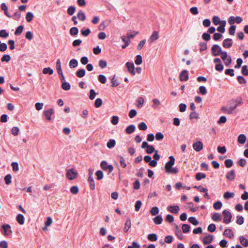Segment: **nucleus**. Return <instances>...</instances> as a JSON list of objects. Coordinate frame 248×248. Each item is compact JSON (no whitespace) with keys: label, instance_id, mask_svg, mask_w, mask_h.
I'll list each match as a JSON object with an SVG mask.
<instances>
[{"label":"nucleus","instance_id":"obj_1","mask_svg":"<svg viewBox=\"0 0 248 248\" xmlns=\"http://www.w3.org/2000/svg\"><path fill=\"white\" fill-rule=\"evenodd\" d=\"M222 214L224 216L223 222L225 224L229 223L231 221L232 217V215L231 212L227 210H224L222 212Z\"/></svg>","mask_w":248,"mask_h":248},{"label":"nucleus","instance_id":"obj_2","mask_svg":"<svg viewBox=\"0 0 248 248\" xmlns=\"http://www.w3.org/2000/svg\"><path fill=\"white\" fill-rule=\"evenodd\" d=\"M78 172L74 169H70L67 170L66 177L70 180L76 179L78 176Z\"/></svg>","mask_w":248,"mask_h":248},{"label":"nucleus","instance_id":"obj_3","mask_svg":"<svg viewBox=\"0 0 248 248\" xmlns=\"http://www.w3.org/2000/svg\"><path fill=\"white\" fill-rule=\"evenodd\" d=\"M221 51V48L218 45H214L211 48L212 54L214 56H219Z\"/></svg>","mask_w":248,"mask_h":248},{"label":"nucleus","instance_id":"obj_4","mask_svg":"<svg viewBox=\"0 0 248 248\" xmlns=\"http://www.w3.org/2000/svg\"><path fill=\"white\" fill-rule=\"evenodd\" d=\"M101 168L104 170H108V174L111 173L113 170L112 165H108L106 161H102L100 164Z\"/></svg>","mask_w":248,"mask_h":248},{"label":"nucleus","instance_id":"obj_5","mask_svg":"<svg viewBox=\"0 0 248 248\" xmlns=\"http://www.w3.org/2000/svg\"><path fill=\"white\" fill-rule=\"evenodd\" d=\"M180 80L181 81H186L188 79V72L186 70H183L179 75Z\"/></svg>","mask_w":248,"mask_h":248},{"label":"nucleus","instance_id":"obj_6","mask_svg":"<svg viewBox=\"0 0 248 248\" xmlns=\"http://www.w3.org/2000/svg\"><path fill=\"white\" fill-rule=\"evenodd\" d=\"M125 66L127 68L128 71L132 75H135L136 73L135 72V66L132 62H127Z\"/></svg>","mask_w":248,"mask_h":248},{"label":"nucleus","instance_id":"obj_7","mask_svg":"<svg viewBox=\"0 0 248 248\" xmlns=\"http://www.w3.org/2000/svg\"><path fill=\"white\" fill-rule=\"evenodd\" d=\"M1 228L4 231V235L9 236L12 233L11 230V226L9 224H3L1 226Z\"/></svg>","mask_w":248,"mask_h":248},{"label":"nucleus","instance_id":"obj_8","mask_svg":"<svg viewBox=\"0 0 248 248\" xmlns=\"http://www.w3.org/2000/svg\"><path fill=\"white\" fill-rule=\"evenodd\" d=\"M235 178V170H232L228 171L226 175V178L230 181H233Z\"/></svg>","mask_w":248,"mask_h":248},{"label":"nucleus","instance_id":"obj_9","mask_svg":"<svg viewBox=\"0 0 248 248\" xmlns=\"http://www.w3.org/2000/svg\"><path fill=\"white\" fill-rule=\"evenodd\" d=\"M193 148L196 152H199L202 149L203 144L201 141H197L193 144Z\"/></svg>","mask_w":248,"mask_h":248},{"label":"nucleus","instance_id":"obj_10","mask_svg":"<svg viewBox=\"0 0 248 248\" xmlns=\"http://www.w3.org/2000/svg\"><path fill=\"white\" fill-rule=\"evenodd\" d=\"M170 161L167 162L165 165V170L171 168L175 163V158L173 156H169Z\"/></svg>","mask_w":248,"mask_h":248},{"label":"nucleus","instance_id":"obj_11","mask_svg":"<svg viewBox=\"0 0 248 248\" xmlns=\"http://www.w3.org/2000/svg\"><path fill=\"white\" fill-rule=\"evenodd\" d=\"M232 40L230 38L225 39L222 43V46L224 48H228L231 47L232 45Z\"/></svg>","mask_w":248,"mask_h":248},{"label":"nucleus","instance_id":"obj_12","mask_svg":"<svg viewBox=\"0 0 248 248\" xmlns=\"http://www.w3.org/2000/svg\"><path fill=\"white\" fill-rule=\"evenodd\" d=\"M54 113L53 108H50L48 110H45L44 111V114L46 117V118L47 120L50 121L51 120V116Z\"/></svg>","mask_w":248,"mask_h":248},{"label":"nucleus","instance_id":"obj_13","mask_svg":"<svg viewBox=\"0 0 248 248\" xmlns=\"http://www.w3.org/2000/svg\"><path fill=\"white\" fill-rule=\"evenodd\" d=\"M167 209L172 213L177 214L180 208L178 205H170L168 206Z\"/></svg>","mask_w":248,"mask_h":248},{"label":"nucleus","instance_id":"obj_14","mask_svg":"<svg viewBox=\"0 0 248 248\" xmlns=\"http://www.w3.org/2000/svg\"><path fill=\"white\" fill-rule=\"evenodd\" d=\"M213 240V236L211 234H208L203 238L202 241L204 245H207L211 243Z\"/></svg>","mask_w":248,"mask_h":248},{"label":"nucleus","instance_id":"obj_15","mask_svg":"<svg viewBox=\"0 0 248 248\" xmlns=\"http://www.w3.org/2000/svg\"><path fill=\"white\" fill-rule=\"evenodd\" d=\"M223 235L230 238H232L234 237V233L232 230L230 229H225L223 232Z\"/></svg>","mask_w":248,"mask_h":248},{"label":"nucleus","instance_id":"obj_16","mask_svg":"<svg viewBox=\"0 0 248 248\" xmlns=\"http://www.w3.org/2000/svg\"><path fill=\"white\" fill-rule=\"evenodd\" d=\"M1 9L4 11V14L8 17H12V16L10 15L8 12V7L5 3L3 2L0 6Z\"/></svg>","mask_w":248,"mask_h":248},{"label":"nucleus","instance_id":"obj_17","mask_svg":"<svg viewBox=\"0 0 248 248\" xmlns=\"http://www.w3.org/2000/svg\"><path fill=\"white\" fill-rule=\"evenodd\" d=\"M88 181L90 183V187L92 190H94L95 189V183L94 179L92 176V173L90 174V176L88 178Z\"/></svg>","mask_w":248,"mask_h":248},{"label":"nucleus","instance_id":"obj_18","mask_svg":"<svg viewBox=\"0 0 248 248\" xmlns=\"http://www.w3.org/2000/svg\"><path fill=\"white\" fill-rule=\"evenodd\" d=\"M239 240L241 244L244 247H247L248 246V239L243 236H241L239 237Z\"/></svg>","mask_w":248,"mask_h":248},{"label":"nucleus","instance_id":"obj_19","mask_svg":"<svg viewBox=\"0 0 248 248\" xmlns=\"http://www.w3.org/2000/svg\"><path fill=\"white\" fill-rule=\"evenodd\" d=\"M16 219L18 223L20 225H23L24 223V217L21 214H19L17 215Z\"/></svg>","mask_w":248,"mask_h":248},{"label":"nucleus","instance_id":"obj_20","mask_svg":"<svg viewBox=\"0 0 248 248\" xmlns=\"http://www.w3.org/2000/svg\"><path fill=\"white\" fill-rule=\"evenodd\" d=\"M125 226L124 229V231L125 232H127L128 231L129 229L131 226V222L130 218H127L126 220V222L125 223Z\"/></svg>","mask_w":248,"mask_h":248},{"label":"nucleus","instance_id":"obj_21","mask_svg":"<svg viewBox=\"0 0 248 248\" xmlns=\"http://www.w3.org/2000/svg\"><path fill=\"white\" fill-rule=\"evenodd\" d=\"M136 127L134 124H131L128 126L125 129V132L128 134H130L134 132Z\"/></svg>","mask_w":248,"mask_h":248},{"label":"nucleus","instance_id":"obj_22","mask_svg":"<svg viewBox=\"0 0 248 248\" xmlns=\"http://www.w3.org/2000/svg\"><path fill=\"white\" fill-rule=\"evenodd\" d=\"M212 219L215 221H220L221 220V216L218 213H215L212 214Z\"/></svg>","mask_w":248,"mask_h":248},{"label":"nucleus","instance_id":"obj_23","mask_svg":"<svg viewBox=\"0 0 248 248\" xmlns=\"http://www.w3.org/2000/svg\"><path fill=\"white\" fill-rule=\"evenodd\" d=\"M246 136L244 134H241L239 135L237 140L239 143L243 144L246 142Z\"/></svg>","mask_w":248,"mask_h":248},{"label":"nucleus","instance_id":"obj_24","mask_svg":"<svg viewBox=\"0 0 248 248\" xmlns=\"http://www.w3.org/2000/svg\"><path fill=\"white\" fill-rule=\"evenodd\" d=\"M153 221L155 224L159 225L162 223L163 218L161 215H158L153 218Z\"/></svg>","mask_w":248,"mask_h":248},{"label":"nucleus","instance_id":"obj_25","mask_svg":"<svg viewBox=\"0 0 248 248\" xmlns=\"http://www.w3.org/2000/svg\"><path fill=\"white\" fill-rule=\"evenodd\" d=\"M159 37L158 32L157 31H154L151 36L150 37L149 40L154 41L158 39Z\"/></svg>","mask_w":248,"mask_h":248},{"label":"nucleus","instance_id":"obj_26","mask_svg":"<svg viewBox=\"0 0 248 248\" xmlns=\"http://www.w3.org/2000/svg\"><path fill=\"white\" fill-rule=\"evenodd\" d=\"M86 71L84 69H78L76 73V76L78 78H82L85 75Z\"/></svg>","mask_w":248,"mask_h":248},{"label":"nucleus","instance_id":"obj_27","mask_svg":"<svg viewBox=\"0 0 248 248\" xmlns=\"http://www.w3.org/2000/svg\"><path fill=\"white\" fill-rule=\"evenodd\" d=\"M77 17L80 21H84L86 19V16L83 12L80 11L77 14Z\"/></svg>","mask_w":248,"mask_h":248},{"label":"nucleus","instance_id":"obj_28","mask_svg":"<svg viewBox=\"0 0 248 248\" xmlns=\"http://www.w3.org/2000/svg\"><path fill=\"white\" fill-rule=\"evenodd\" d=\"M234 196V193L233 192H230L229 191H227L224 193L223 197L225 199H229L230 198H232Z\"/></svg>","mask_w":248,"mask_h":248},{"label":"nucleus","instance_id":"obj_29","mask_svg":"<svg viewBox=\"0 0 248 248\" xmlns=\"http://www.w3.org/2000/svg\"><path fill=\"white\" fill-rule=\"evenodd\" d=\"M78 65V61L75 59H73L70 60L69 62V66L71 68H74L76 67Z\"/></svg>","mask_w":248,"mask_h":248},{"label":"nucleus","instance_id":"obj_30","mask_svg":"<svg viewBox=\"0 0 248 248\" xmlns=\"http://www.w3.org/2000/svg\"><path fill=\"white\" fill-rule=\"evenodd\" d=\"M166 172L168 174L174 173L177 174L178 172V169L177 168H170L165 170Z\"/></svg>","mask_w":248,"mask_h":248},{"label":"nucleus","instance_id":"obj_31","mask_svg":"<svg viewBox=\"0 0 248 248\" xmlns=\"http://www.w3.org/2000/svg\"><path fill=\"white\" fill-rule=\"evenodd\" d=\"M115 140L114 139H110L107 142V146L108 148L111 149L115 146Z\"/></svg>","mask_w":248,"mask_h":248},{"label":"nucleus","instance_id":"obj_32","mask_svg":"<svg viewBox=\"0 0 248 248\" xmlns=\"http://www.w3.org/2000/svg\"><path fill=\"white\" fill-rule=\"evenodd\" d=\"M78 33V29L77 27H73L70 30V33L72 36H75Z\"/></svg>","mask_w":248,"mask_h":248},{"label":"nucleus","instance_id":"obj_33","mask_svg":"<svg viewBox=\"0 0 248 248\" xmlns=\"http://www.w3.org/2000/svg\"><path fill=\"white\" fill-rule=\"evenodd\" d=\"M24 29V26L22 25L19 26L15 32V34L16 36L19 35L21 34Z\"/></svg>","mask_w":248,"mask_h":248},{"label":"nucleus","instance_id":"obj_34","mask_svg":"<svg viewBox=\"0 0 248 248\" xmlns=\"http://www.w3.org/2000/svg\"><path fill=\"white\" fill-rule=\"evenodd\" d=\"M225 167L227 168H230L233 165V161L231 159H226L224 161Z\"/></svg>","mask_w":248,"mask_h":248},{"label":"nucleus","instance_id":"obj_35","mask_svg":"<svg viewBox=\"0 0 248 248\" xmlns=\"http://www.w3.org/2000/svg\"><path fill=\"white\" fill-rule=\"evenodd\" d=\"M147 238L151 241H155L157 239V236L155 233H151L148 235Z\"/></svg>","mask_w":248,"mask_h":248},{"label":"nucleus","instance_id":"obj_36","mask_svg":"<svg viewBox=\"0 0 248 248\" xmlns=\"http://www.w3.org/2000/svg\"><path fill=\"white\" fill-rule=\"evenodd\" d=\"M206 176V175L205 173L198 172L196 174L195 178L197 180L200 181L202 179L205 178Z\"/></svg>","mask_w":248,"mask_h":248},{"label":"nucleus","instance_id":"obj_37","mask_svg":"<svg viewBox=\"0 0 248 248\" xmlns=\"http://www.w3.org/2000/svg\"><path fill=\"white\" fill-rule=\"evenodd\" d=\"M33 17V14L31 12H29L26 14V19L27 22H31L32 21Z\"/></svg>","mask_w":248,"mask_h":248},{"label":"nucleus","instance_id":"obj_38","mask_svg":"<svg viewBox=\"0 0 248 248\" xmlns=\"http://www.w3.org/2000/svg\"><path fill=\"white\" fill-rule=\"evenodd\" d=\"M190 226L187 224H184L182 225V229L184 233H188L190 231Z\"/></svg>","mask_w":248,"mask_h":248},{"label":"nucleus","instance_id":"obj_39","mask_svg":"<svg viewBox=\"0 0 248 248\" xmlns=\"http://www.w3.org/2000/svg\"><path fill=\"white\" fill-rule=\"evenodd\" d=\"M62 88L65 91H68L70 89L71 85L68 82H63L62 84Z\"/></svg>","mask_w":248,"mask_h":248},{"label":"nucleus","instance_id":"obj_40","mask_svg":"<svg viewBox=\"0 0 248 248\" xmlns=\"http://www.w3.org/2000/svg\"><path fill=\"white\" fill-rule=\"evenodd\" d=\"M189 117V119H190V120L193 119H199V114L195 111H193V112L190 113Z\"/></svg>","mask_w":248,"mask_h":248},{"label":"nucleus","instance_id":"obj_41","mask_svg":"<svg viewBox=\"0 0 248 248\" xmlns=\"http://www.w3.org/2000/svg\"><path fill=\"white\" fill-rule=\"evenodd\" d=\"M188 221L190 223L193 225L196 226L199 224V221L196 219L195 217H191L188 218Z\"/></svg>","mask_w":248,"mask_h":248},{"label":"nucleus","instance_id":"obj_42","mask_svg":"<svg viewBox=\"0 0 248 248\" xmlns=\"http://www.w3.org/2000/svg\"><path fill=\"white\" fill-rule=\"evenodd\" d=\"M142 59L140 55H138L136 56V59L135 60V63L136 65H140L142 63Z\"/></svg>","mask_w":248,"mask_h":248},{"label":"nucleus","instance_id":"obj_43","mask_svg":"<svg viewBox=\"0 0 248 248\" xmlns=\"http://www.w3.org/2000/svg\"><path fill=\"white\" fill-rule=\"evenodd\" d=\"M43 73L44 74H49L50 75L53 74V70L50 67L44 68L43 69Z\"/></svg>","mask_w":248,"mask_h":248},{"label":"nucleus","instance_id":"obj_44","mask_svg":"<svg viewBox=\"0 0 248 248\" xmlns=\"http://www.w3.org/2000/svg\"><path fill=\"white\" fill-rule=\"evenodd\" d=\"M76 11V8L73 6H69L67 9V14L70 16H72Z\"/></svg>","mask_w":248,"mask_h":248},{"label":"nucleus","instance_id":"obj_45","mask_svg":"<svg viewBox=\"0 0 248 248\" xmlns=\"http://www.w3.org/2000/svg\"><path fill=\"white\" fill-rule=\"evenodd\" d=\"M95 174L96 176V179L98 180H100L103 178V173L101 170H99L96 171Z\"/></svg>","mask_w":248,"mask_h":248},{"label":"nucleus","instance_id":"obj_46","mask_svg":"<svg viewBox=\"0 0 248 248\" xmlns=\"http://www.w3.org/2000/svg\"><path fill=\"white\" fill-rule=\"evenodd\" d=\"M222 206V203L220 201H217L216 202H215L213 204V207L216 210H218L220 209Z\"/></svg>","mask_w":248,"mask_h":248},{"label":"nucleus","instance_id":"obj_47","mask_svg":"<svg viewBox=\"0 0 248 248\" xmlns=\"http://www.w3.org/2000/svg\"><path fill=\"white\" fill-rule=\"evenodd\" d=\"M199 93L202 95H205L207 93V90L205 87L203 86H201L199 89Z\"/></svg>","mask_w":248,"mask_h":248},{"label":"nucleus","instance_id":"obj_48","mask_svg":"<svg viewBox=\"0 0 248 248\" xmlns=\"http://www.w3.org/2000/svg\"><path fill=\"white\" fill-rule=\"evenodd\" d=\"M70 192L73 194H77L79 191L78 187L77 186H72L70 189Z\"/></svg>","mask_w":248,"mask_h":248},{"label":"nucleus","instance_id":"obj_49","mask_svg":"<svg viewBox=\"0 0 248 248\" xmlns=\"http://www.w3.org/2000/svg\"><path fill=\"white\" fill-rule=\"evenodd\" d=\"M150 212H151V214H152V215L153 216H156V215H157L159 213V209H158V208L157 207H153L151 211H150Z\"/></svg>","mask_w":248,"mask_h":248},{"label":"nucleus","instance_id":"obj_50","mask_svg":"<svg viewBox=\"0 0 248 248\" xmlns=\"http://www.w3.org/2000/svg\"><path fill=\"white\" fill-rule=\"evenodd\" d=\"M173 239V237L172 235H167L165 236L164 239V241L165 243H167L168 244H170L172 243Z\"/></svg>","mask_w":248,"mask_h":248},{"label":"nucleus","instance_id":"obj_51","mask_svg":"<svg viewBox=\"0 0 248 248\" xmlns=\"http://www.w3.org/2000/svg\"><path fill=\"white\" fill-rule=\"evenodd\" d=\"M207 48V43L205 42H201L200 44V50L201 51H203Z\"/></svg>","mask_w":248,"mask_h":248},{"label":"nucleus","instance_id":"obj_52","mask_svg":"<svg viewBox=\"0 0 248 248\" xmlns=\"http://www.w3.org/2000/svg\"><path fill=\"white\" fill-rule=\"evenodd\" d=\"M138 128L140 130L145 131L147 129V126L144 122H141L139 124Z\"/></svg>","mask_w":248,"mask_h":248},{"label":"nucleus","instance_id":"obj_53","mask_svg":"<svg viewBox=\"0 0 248 248\" xmlns=\"http://www.w3.org/2000/svg\"><path fill=\"white\" fill-rule=\"evenodd\" d=\"M156 150L152 145H149L147 148L146 152L148 154H151L153 152H155Z\"/></svg>","mask_w":248,"mask_h":248},{"label":"nucleus","instance_id":"obj_54","mask_svg":"<svg viewBox=\"0 0 248 248\" xmlns=\"http://www.w3.org/2000/svg\"><path fill=\"white\" fill-rule=\"evenodd\" d=\"M99 66L102 69L106 68L107 66V62L106 61L100 60L98 63Z\"/></svg>","mask_w":248,"mask_h":248},{"label":"nucleus","instance_id":"obj_55","mask_svg":"<svg viewBox=\"0 0 248 248\" xmlns=\"http://www.w3.org/2000/svg\"><path fill=\"white\" fill-rule=\"evenodd\" d=\"M9 36V33L5 30L0 31V37L2 38H7Z\"/></svg>","mask_w":248,"mask_h":248},{"label":"nucleus","instance_id":"obj_56","mask_svg":"<svg viewBox=\"0 0 248 248\" xmlns=\"http://www.w3.org/2000/svg\"><path fill=\"white\" fill-rule=\"evenodd\" d=\"M244 217L242 216H237V220L236 223L238 225H242L244 223Z\"/></svg>","mask_w":248,"mask_h":248},{"label":"nucleus","instance_id":"obj_57","mask_svg":"<svg viewBox=\"0 0 248 248\" xmlns=\"http://www.w3.org/2000/svg\"><path fill=\"white\" fill-rule=\"evenodd\" d=\"M13 171L16 172L18 170V164L16 162H12L11 164Z\"/></svg>","mask_w":248,"mask_h":248},{"label":"nucleus","instance_id":"obj_58","mask_svg":"<svg viewBox=\"0 0 248 248\" xmlns=\"http://www.w3.org/2000/svg\"><path fill=\"white\" fill-rule=\"evenodd\" d=\"M98 80L101 83L104 84L106 82V77L103 75H99L98 76Z\"/></svg>","mask_w":248,"mask_h":248},{"label":"nucleus","instance_id":"obj_59","mask_svg":"<svg viewBox=\"0 0 248 248\" xmlns=\"http://www.w3.org/2000/svg\"><path fill=\"white\" fill-rule=\"evenodd\" d=\"M12 176L9 174L4 177V181L6 185H9L11 183Z\"/></svg>","mask_w":248,"mask_h":248},{"label":"nucleus","instance_id":"obj_60","mask_svg":"<svg viewBox=\"0 0 248 248\" xmlns=\"http://www.w3.org/2000/svg\"><path fill=\"white\" fill-rule=\"evenodd\" d=\"M12 16V17L11 18L18 21L20 19L21 14L18 11H16L15 12L14 15Z\"/></svg>","mask_w":248,"mask_h":248},{"label":"nucleus","instance_id":"obj_61","mask_svg":"<svg viewBox=\"0 0 248 248\" xmlns=\"http://www.w3.org/2000/svg\"><path fill=\"white\" fill-rule=\"evenodd\" d=\"M216 229V226L214 224H210L207 227V230L211 232H214Z\"/></svg>","mask_w":248,"mask_h":248},{"label":"nucleus","instance_id":"obj_62","mask_svg":"<svg viewBox=\"0 0 248 248\" xmlns=\"http://www.w3.org/2000/svg\"><path fill=\"white\" fill-rule=\"evenodd\" d=\"M242 73L245 76H248V69L247 65H243L241 70Z\"/></svg>","mask_w":248,"mask_h":248},{"label":"nucleus","instance_id":"obj_63","mask_svg":"<svg viewBox=\"0 0 248 248\" xmlns=\"http://www.w3.org/2000/svg\"><path fill=\"white\" fill-rule=\"evenodd\" d=\"M215 68L216 70L218 72H221L224 68L223 65L221 63H217L216 64Z\"/></svg>","mask_w":248,"mask_h":248},{"label":"nucleus","instance_id":"obj_64","mask_svg":"<svg viewBox=\"0 0 248 248\" xmlns=\"http://www.w3.org/2000/svg\"><path fill=\"white\" fill-rule=\"evenodd\" d=\"M202 38L206 41H208L210 40L211 36L209 33L204 32L202 35Z\"/></svg>","mask_w":248,"mask_h":248}]
</instances>
